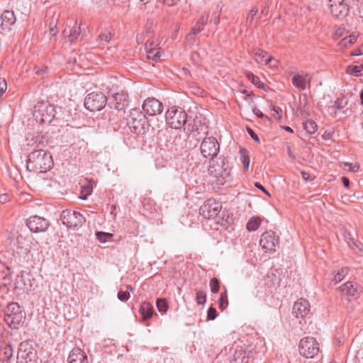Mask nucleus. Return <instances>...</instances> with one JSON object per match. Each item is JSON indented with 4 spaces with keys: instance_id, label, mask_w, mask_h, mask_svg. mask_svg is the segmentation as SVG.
<instances>
[{
    "instance_id": "17",
    "label": "nucleus",
    "mask_w": 363,
    "mask_h": 363,
    "mask_svg": "<svg viewBox=\"0 0 363 363\" xmlns=\"http://www.w3.org/2000/svg\"><path fill=\"white\" fill-rule=\"evenodd\" d=\"M82 26H85L84 24L80 23L79 26L77 22L74 23V27L69 30H67L65 29L62 32L63 40L65 42H69L70 43H76L79 39H83V35H82ZM84 30V28H83Z\"/></svg>"
},
{
    "instance_id": "45",
    "label": "nucleus",
    "mask_w": 363,
    "mask_h": 363,
    "mask_svg": "<svg viewBox=\"0 0 363 363\" xmlns=\"http://www.w3.org/2000/svg\"><path fill=\"white\" fill-rule=\"evenodd\" d=\"M210 287H211V291L212 293H213V294L218 293L220 289L219 280L216 277L211 279L210 281Z\"/></svg>"
},
{
    "instance_id": "14",
    "label": "nucleus",
    "mask_w": 363,
    "mask_h": 363,
    "mask_svg": "<svg viewBox=\"0 0 363 363\" xmlns=\"http://www.w3.org/2000/svg\"><path fill=\"white\" fill-rule=\"evenodd\" d=\"M144 112L149 116H155L162 112V104L154 97L145 99L143 104Z\"/></svg>"
},
{
    "instance_id": "35",
    "label": "nucleus",
    "mask_w": 363,
    "mask_h": 363,
    "mask_svg": "<svg viewBox=\"0 0 363 363\" xmlns=\"http://www.w3.org/2000/svg\"><path fill=\"white\" fill-rule=\"evenodd\" d=\"M156 306L158 311L162 313H165L169 308V305L167 300L162 298H159L157 299Z\"/></svg>"
},
{
    "instance_id": "1",
    "label": "nucleus",
    "mask_w": 363,
    "mask_h": 363,
    "mask_svg": "<svg viewBox=\"0 0 363 363\" xmlns=\"http://www.w3.org/2000/svg\"><path fill=\"white\" fill-rule=\"evenodd\" d=\"M53 164L52 156L43 150L33 151L28 157L26 168L29 172H45Z\"/></svg>"
},
{
    "instance_id": "54",
    "label": "nucleus",
    "mask_w": 363,
    "mask_h": 363,
    "mask_svg": "<svg viewBox=\"0 0 363 363\" xmlns=\"http://www.w3.org/2000/svg\"><path fill=\"white\" fill-rule=\"evenodd\" d=\"M345 165L346 167H348L350 171L352 172H357L359 169V167L358 164H353L350 163V162H345Z\"/></svg>"
},
{
    "instance_id": "47",
    "label": "nucleus",
    "mask_w": 363,
    "mask_h": 363,
    "mask_svg": "<svg viewBox=\"0 0 363 363\" xmlns=\"http://www.w3.org/2000/svg\"><path fill=\"white\" fill-rule=\"evenodd\" d=\"M258 9L255 7L252 8L247 17V23L250 25H252L255 18V16L257 14Z\"/></svg>"
},
{
    "instance_id": "60",
    "label": "nucleus",
    "mask_w": 363,
    "mask_h": 363,
    "mask_svg": "<svg viewBox=\"0 0 363 363\" xmlns=\"http://www.w3.org/2000/svg\"><path fill=\"white\" fill-rule=\"evenodd\" d=\"M23 240H26V238H23L22 235H20V236L18 237V242L21 245L19 246V247L21 248V249L25 248L26 250H27L28 249V246L23 245Z\"/></svg>"
},
{
    "instance_id": "11",
    "label": "nucleus",
    "mask_w": 363,
    "mask_h": 363,
    "mask_svg": "<svg viewBox=\"0 0 363 363\" xmlns=\"http://www.w3.org/2000/svg\"><path fill=\"white\" fill-rule=\"evenodd\" d=\"M221 204L214 199L206 200L200 207V214L205 218L211 219L216 218L220 212Z\"/></svg>"
},
{
    "instance_id": "12",
    "label": "nucleus",
    "mask_w": 363,
    "mask_h": 363,
    "mask_svg": "<svg viewBox=\"0 0 363 363\" xmlns=\"http://www.w3.org/2000/svg\"><path fill=\"white\" fill-rule=\"evenodd\" d=\"M36 352L27 343H21L17 354L18 363H33Z\"/></svg>"
},
{
    "instance_id": "63",
    "label": "nucleus",
    "mask_w": 363,
    "mask_h": 363,
    "mask_svg": "<svg viewBox=\"0 0 363 363\" xmlns=\"http://www.w3.org/2000/svg\"><path fill=\"white\" fill-rule=\"evenodd\" d=\"M253 112L256 114V116L258 118H262L264 117V114L257 107H255L253 108Z\"/></svg>"
},
{
    "instance_id": "22",
    "label": "nucleus",
    "mask_w": 363,
    "mask_h": 363,
    "mask_svg": "<svg viewBox=\"0 0 363 363\" xmlns=\"http://www.w3.org/2000/svg\"><path fill=\"white\" fill-rule=\"evenodd\" d=\"M1 27L4 31H9L11 26L16 22V16L13 11L6 10L1 16Z\"/></svg>"
},
{
    "instance_id": "36",
    "label": "nucleus",
    "mask_w": 363,
    "mask_h": 363,
    "mask_svg": "<svg viewBox=\"0 0 363 363\" xmlns=\"http://www.w3.org/2000/svg\"><path fill=\"white\" fill-rule=\"evenodd\" d=\"M147 53V57L148 59L152 60L153 61H157L161 57L160 48L152 50L147 49L145 50Z\"/></svg>"
},
{
    "instance_id": "58",
    "label": "nucleus",
    "mask_w": 363,
    "mask_h": 363,
    "mask_svg": "<svg viewBox=\"0 0 363 363\" xmlns=\"http://www.w3.org/2000/svg\"><path fill=\"white\" fill-rule=\"evenodd\" d=\"M255 187H257V189H260L262 192H264L265 194L268 195L269 196H270L269 191L259 183L258 182H256L255 184Z\"/></svg>"
},
{
    "instance_id": "44",
    "label": "nucleus",
    "mask_w": 363,
    "mask_h": 363,
    "mask_svg": "<svg viewBox=\"0 0 363 363\" xmlns=\"http://www.w3.org/2000/svg\"><path fill=\"white\" fill-rule=\"evenodd\" d=\"M203 30V28L201 27L200 25H198V23H196L195 26L193 27L190 31V33H189L186 35V38L188 39H194V36L199 33L201 30Z\"/></svg>"
},
{
    "instance_id": "13",
    "label": "nucleus",
    "mask_w": 363,
    "mask_h": 363,
    "mask_svg": "<svg viewBox=\"0 0 363 363\" xmlns=\"http://www.w3.org/2000/svg\"><path fill=\"white\" fill-rule=\"evenodd\" d=\"M26 225L30 231L38 233L46 231L50 225V223L45 218L43 217L33 216L27 219Z\"/></svg>"
},
{
    "instance_id": "16",
    "label": "nucleus",
    "mask_w": 363,
    "mask_h": 363,
    "mask_svg": "<svg viewBox=\"0 0 363 363\" xmlns=\"http://www.w3.org/2000/svg\"><path fill=\"white\" fill-rule=\"evenodd\" d=\"M279 243V237L274 231L264 232L259 240V244L263 250H275Z\"/></svg>"
},
{
    "instance_id": "19",
    "label": "nucleus",
    "mask_w": 363,
    "mask_h": 363,
    "mask_svg": "<svg viewBox=\"0 0 363 363\" xmlns=\"http://www.w3.org/2000/svg\"><path fill=\"white\" fill-rule=\"evenodd\" d=\"M342 294L351 297L354 299L357 298L361 293V289L357 283L347 281L340 287Z\"/></svg>"
},
{
    "instance_id": "42",
    "label": "nucleus",
    "mask_w": 363,
    "mask_h": 363,
    "mask_svg": "<svg viewBox=\"0 0 363 363\" xmlns=\"http://www.w3.org/2000/svg\"><path fill=\"white\" fill-rule=\"evenodd\" d=\"M196 301L199 305H203L206 301V293L203 290L197 289L196 291Z\"/></svg>"
},
{
    "instance_id": "46",
    "label": "nucleus",
    "mask_w": 363,
    "mask_h": 363,
    "mask_svg": "<svg viewBox=\"0 0 363 363\" xmlns=\"http://www.w3.org/2000/svg\"><path fill=\"white\" fill-rule=\"evenodd\" d=\"M10 271L11 269L0 267V281L5 280L6 278H11Z\"/></svg>"
},
{
    "instance_id": "2",
    "label": "nucleus",
    "mask_w": 363,
    "mask_h": 363,
    "mask_svg": "<svg viewBox=\"0 0 363 363\" xmlns=\"http://www.w3.org/2000/svg\"><path fill=\"white\" fill-rule=\"evenodd\" d=\"M210 163L208 171L216 179L217 184L223 185L232 179L229 163L225 157H220L216 162L212 160Z\"/></svg>"
},
{
    "instance_id": "52",
    "label": "nucleus",
    "mask_w": 363,
    "mask_h": 363,
    "mask_svg": "<svg viewBox=\"0 0 363 363\" xmlns=\"http://www.w3.org/2000/svg\"><path fill=\"white\" fill-rule=\"evenodd\" d=\"M7 89V84L5 79H0V96L5 93Z\"/></svg>"
},
{
    "instance_id": "57",
    "label": "nucleus",
    "mask_w": 363,
    "mask_h": 363,
    "mask_svg": "<svg viewBox=\"0 0 363 363\" xmlns=\"http://www.w3.org/2000/svg\"><path fill=\"white\" fill-rule=\"evenodd\" d=\"M207 21L208 18L205 16H202L196 23H198V25H200L201 27L203 28L204 25L207 23Z\"/></svg>"
},
{
    "instance_id": "4",
    "label": "nucleus",
    "mask_w": 363,
    "mask_h": 363,
    "mask_svg": "<svg viewBox=\"0 0 363 363\" xmlns=\"http://www.w3.org/2000/svg\"><path fill=\"white\" fill-rule=\"evenodd\" d=\"M128 124L131 131L138 134H145L150 128L147 117L139 109H132L130 113Z\"/></svg>"
},
{
    "instance_id": "37",
    "label": "nucleus",
    "mask_w": 363,
    "mask_h": 363,
    "mask_svg": "<svg viewBox=\"0 0 363 363\" xmlns=\"http://www.w3.org/2000/svg\"><path fill=\"white\" fill-rule=\"evenodd\" d=\"M218 305L220 309L222 311L225 310L228 307V300L226 289L220 294V298L218 299Z\"/></svg>"
},
{
    "instance_id": "9",
    "label": "nucleus",
    "mask_w": 363,
    "mask_h": 363,
    "mask_svg": "<svg viewBox=\"0 0 363 363\" xmlns=\"http://www.w3.org/2000/svg\"><path fill=\"white\" fill-rule=\"evenodd\" d=\"M219 149L220 145L214 137L205 138L200 146L202 156L211 160L217 156Z\"/></svg>"
},
{
    "instance_id": "49",
    "label": "nucleus",
    "mask_w": 363,
    "mask_h": 363,
    "mask_svg": "<svg viewBox=\"0 0 363 363\" xmlns=\"http://www.w3.org/2000/svg\"><path fill=\"white\" fill-rule=\"evenodd\" d=\"M117 296L120 301H126L130 298V293L121 290L118 292Z\"/></svg>"
},
{
    "instance_id": "28",
    "label": "nucleus",
    "mask_w": 363,
    "mask_h": 363,
    "mask_svg": "<svg viewBox=\"0 0 363 363\" xmlns=\"http://www.w3.org/2000/svg\"><path fill=\"white\" fill-rule=\"evenodd\" d=\"M307 77L308 75L306 77L299 74L294 75L291 79L293 85L301 90H304L306 88Z\"/></svg>"
},
{
    "instance_id": "61",
    "label": "nucleus",
    "mask_w": 363,
    "mask_h": 363,
    "mask_svg": "<svg viewBox=\"0 0 363 363\" xmlns=\"http://www.w3.org/2000/svg\"><path fill=\"white\" fill-rule=\"evenodd\" d=\"M301 175H302L303 179L305 181H311L312 180L310 174L306 172H301Z\"/></svg>"
},
{
    "instance_id": "5",
    "label": "nucleus",
    "mask_w": 363,
    "mask_h": 363,
    "mask_svg": "<svg viewBox=\"0 0 363 363\" xmlns=\"http://www.w3.org/2000/svg\"><path fill=\"white\" fill-rule=\"evenodd\" d=\"M187 114L182 108L172 106L169 108L165 114L167 123L170 128L179 129L186 123Z\"/></svg>"
},
{
    "instance_id": "32",
    "label": "nucleus",
    "mask_w": 363,
    "mask_h": 363,
    "mask_svg": "<svg viewBox=\"0 0 363 363\" xmlns=\"http://www.w3.org/2000/svg\"><path fill=\"white\" fill-rule=\"evenodd\" d=\"M240 161L242 164L243 169L245 171H247L250 165V156L248 155V151L245 148L240 149Z\"/></svg>"
},
{
    "instance_id": "50",
    "label": "nucleus",
    "mask_w": 363,
    "mask_h": 363,
    "mask_svg": "<svg viewBox=\"0 0 363 363\" xmlns=\"http://www.w3.org/2000/svg\"><path fill=\"white\" fill-rule=\"evenodd\" d=\"M57 25L55 21H52L50 23L49 35L50 37H55L57 35Z\"/></svg>"
},
{
    "instance_id": "33",
    "label": "nucleus",
    "mask_w": 363,
    "mask_h": 363,
    "mask_svg": "<svg viewBox=\"0 0 363 363\" xmlns=\"http://www.w3.org/2000/svg\"><path fill=\"white\" fill-rule=\"evenodd\" d=\"M347 105V101L344 98H338L335 101L334 104L331 106V109H333L336 113L337 111L345 113V108Z\"/></svg>"
},
{
    "instance_id": "30",
    "label": "nucleus",
    "mask_w": 363,
    "mask_h": 363,
    "mask_svg": "<svg viewBox=\"0 0 363 363\" xmlns=\"http://www.w3.org/2000/svg\"><path fill=\"white\" fill-rule=\"evenodd\" d=\"M262 219L259 216L252 217L247 223L246 228L249 232L255 231L261 225Z\"/></svg>"
},
{
    "instance_id": "39",
    "label": "nucleus",
    "mask_w": 363,
    "mask_h": 363,
    "mask_svg": "<svg viewBox=\"0 0 363 363\" xmlns=\"http://www.w3.org/2000/svg\"><path fill=\"white\" fill-rule=\"evenodd\" d=\"M96 238L99 240V241L101 243H104L106 242H108L112 240L113 235L109 233H105V232H96Z\"/></svg>"
},
{
    "instance_id": "53",
    "label": "nucleus",
    "mask_w": 363,
    "mask_h": 363,
    "mask_svg": "<svg viewBox=\"0 0 363 363\" xmlns=\"http://www.w3.org/2000/svg\"><path fill=\"white\" fill-rule=\"evenodd\" d=\"M247 133L253 140H255L257 143H260L258 135L253 131L252 129L247 128Z\"/></svg>"
},
{
    "instance_id": "43",
    "label": "nucleus",
    "mask_w": 363,
    "mask_h": 363,
    "mask_svg": "<svg viewBox=\"0 0 363 363\" xmlns=\"http://www.w3.org/2000/svg\"><path fill=\"white\" fill-rule=\"evenodd\" d=\"M347 73L354 75V76H360L362 75V69L359 66L357 65H349L347 67Z\"/></svg>"
},
{
    "instance_id": "31",
    "label": "nucleus",
    "mask_w": 363,
    "mask_h": 363,
    "mask_svg": "<svg viewBox=\"0 0 363 363\" xmlns=\"http://www.w3.org/2000/svg\"><path fill=\"white\" fill-rule=\"evenodd\" d=\"M357 37L354 35H350L344 38H342L339 43L338 46L340 49L346 48L352 44H354L357 41Z\"/></svg>"
},
{
    "instance_id": "10",
    "label": "nucleus",
    "mask_w": 363,
    "mask_h": 363,
    "mask_svg": "<svg viewBox=\"0 0 363 363\" xmlns=\"http://www.w3.org/2000/svg\"><path fill=\"white\" fill-rule=\"evenodd\" d=\"M328 8L331 15L336 18H345L350 13V6L347 0H329Z\"/></svg>"
},
{
    "instance_id": "48",
    "label": "nucleus",
    "mask_w": 363,
    "mask_h": 363,
    "mask_svg": "<svg viewBox=\"0 0 363 363\" xmlns=\"http://www.w3.org/2000/svg\"><path fill=\"white\" fill-rule=\"evenodd\" d=\"M217 315H218V313H217V311H216V308L211 306L207 311V319L208 320H213L216 319Z\"/></svg>"
},
{
    "instance_id": "26",
    "label": "nucleus",
    "mask_w": 363,
    "mask_h": 363,
    "mask_svg": "<svg viewBox=\"0 0 363 363\" xmlns=\"http://www.w3.org/2000/svg\"><path fill=\"white\" fill-rule=\"evenodd\" d=\"M13 356V349L9 345L0 347V361L3 363L8 362Z\"/></svg>"
},
{
    "instance_id": "38",
    "label": "nucleus",
    "mask_w": 363,
    "mask_h": 363,
    "mask_svg": "<svg viewBox=\"0 0 363 363\" xmlns=\"http://www.w3.org/2000/svg\"><path fill=\"white\" fill-rule=\"evenodd\" d=\"M246 77L253 84L257 87L264 89V84L261 82L259 78L257 76H255L252 72H247Z\"/></svg>"
},
{
    "instance_id": "23",
    "label": "nucleus",
    "mask_w": 363,
    "mask_h": 363,
    "mask_svg": "<svg viewBox=\"0 0 363 363\" xmlns=\"http://www.w3.org/2000/svg\"><path fill=\"white\" fill-rule=\"evenodd\" d=\"M16 287L23 291H28L32 289V284L30 283L29 274L23 271L18 274L16 280Z\"/></svg>"
},
{
    "instance_id": "15",
    "label": "nucleus",
    "mask_w": 363,
    "mask_h": 363,
    "mask_svg": "<svg viewBox=\"0 0 363 363\" xmlns=\"http://www.w3.org/2000/svg\"><path fill=\"white\" fill-rule=\"evenodd\" d=\"M17 255H18V251H0V267L11 269L20 265L16 261Z\"/></svg>"
},
{
    "instance_id": "40",
    "label": "nucleus",
    "mask_w": 363,
    "mask_h": 363,
    "mask_svg": "<svg viewBox=\"0 0 363 363\" xmlns=\"http://www.w3.org/2000/svg\"><path fill=\"white\" fill-rule=\"evenodd\" d=\"M92 189H93V187L90 183H89L86 185H84L82 187L81 195H80L79 198L81 199L86 200L87 199V196L91 194Z\"/></svg>"
},
{
    "instance_id": "21",
    "label": "nucleus",
    "mask_w": 363,
    "mask_h": 363,
    "mask_svg": "<svg viewBox=\"0 0 363 363\" xmlns=\"http://www.w3.org/2000/svg\"><path fill=\"white\" fill-rule=\"evenodd\" d=\"M113 101L110 102V104H113V106L117 111L123 110L128 104L127 94L123 91L116 92L113 94Z\"/></svg>"
},
{
    "instance_id": "24",
    "label": "nucleus",
    "mask_w": 363,
    "mask_h": 363,
    "mask_svg": "<svg viewBox=\"0 0 363 363\" xmlns=\"http://www.w3.org/2000/svg\"><path fill=\"white\" fill-rule=\"evenodd\" d=\"M252 55L254 60L257 63H264L265 65H269L272 59V56L269 55L266 51L260 48L254 49L252 51Z\"/></svg>"
},
{
    "instance_id": "51",
    "label": "nucleus",
    "mask_w": 363,
    "mask_h": 363,
    "mask_svg": "<svg viewBox=\"0 0 363 363\" xmlns=\"http://www.w3.org/2000/svg\"><path fill=\"white\" fill-rule=\"evenodd\" d=\"M152 48L155 49H159L158 44L154 42L153 40H148L145 43V50L150 49L152 50Z\"/></svg>"
},
{
    "instance_id": "41",
    "label": "nucleus",
    "mask_w": 363,
    "mask_h": 363,
    "mask_svg": "<svg viewBox=\"0 0 363 363\" xmlns=\"http://www.w3.org/2000/svg\"><path fill=\"white\" fill-rule=\"evenodd\" d=\"M347 274L348 269L347 267L342 268L335 274L333 281H335V284H337L342 281Z\"/></svg>"
},
{
    "instance_id": "59",
    "label": "nucleus",
    "mask_w": 363,
    "mask_h": 363,
    "mask_svg": "<svg viewBox=\"0 0 363 363\" xmlns=\"http://www.w3.org/2000/svg\"><path fill=\"white\" fill-rule=\"evenodd\" d=\"M352 56H358L363 55V45L361 48L356 49L351 54Z\"/></svg>"
},
{
    "instance_id": "27",
    "label": "nucleus",
    "mask_w": 363,
    "mask_h": 363,
    "mask_svg": "<svg viewBox=\"0 0 363 363\" xmlns=\"http://www.w3.org/2000/svg\"><path fill=\"white\" fill-rule=\"evenodd\" d=\"M113 33L109 30H104L96 39L97 46H104L108 44L113 38Z\"/></svg>"
},
{
    "instance_id": "8",
    "label": "nucleus",
    "mask_w": 363,
    "mask_h": 363,
    "mask_svg": "<svg viewBox=\"0 0 363 363\" xmlns=\"http://www.w3.org/2000/svg\"><path fill=\"white\" fill-rule=\"evenodd\" d=\"M60 219L62 223L67 228H77L85 222V218L82 214L69 209L62 211Z\"/></svg>"
},
{
    "instance_id": "29",
    "label": "nucleus",
    "mask_w": 363,
    "mask_h": 363,
    "mask_svg": "<svg viewBox=\"0 0 363 363\" xmlns=\"http://www.w3.org/2000/svg\"><path fill=\"white\" fill-rule=\"evenodd\" d=\"M12 279L6 278L5 280L0 281V297L5 298V296L9 294L10 291Z\"/></svg>"
},
{
    "instance_id": "25",
    "label": "nucleus",
    "mask_w": 363,
    "mask_h": 363,
    "mask_svg": "<svg viewBox=\"0 0 363 363\" xmlns=\"http://www.w3.org/2000/svg\"><path fill=\"white\" fill-rule=\"evenodd\" d=\"M139 312L143 320H149L155 313L152 305L146 301L141 303Z\"/></svg>"
},
{
    "instance_id": "55",
    "label": "nucleus",
    "mask_w": 363,
    "mask_h": 363,
    "mask_svg": "<svg viewBox=\"0 0 363 363\" xmlns=\"http://www.w3.org/2000/svg\"><path fill=\"white\" fill-rule=\"evenodd\" d=\"M272 111L274 112V117L277 118L278 120H281V116L280 115V113L281 112V109L279 107L274 106L272 108Z\"/></svg>"
},
{
    "instance_id": "64",
    "label": "nucleus",
    "mask_w": 363,
    "mask_h": 363,
    "mask_svg": "<svg viewBox=\"0 0 363 363\" xmlns=\"http://www.w3.org/2000/svg\"><path fill=\"white\" fill-rule=\"evenodd\" d=\"M342 182L345 187H349L350 186V180L347 177H342Z\"/></svg>"
},
{
    "instance_id": "7",
    "label": "nucleus",
    "mask_w": 363,
    "mask_h": 363,
    "mask_svg": "<svg viewBox=\"0 0 363 363\" xmlns=\"http://www.w3.org/2000/svg\"><path fill=\"white\" fill-rule=\"evenodd\" d=\"M107 102L106 96L101 92H92L88 94L85 99L84 106L90 111L101 110Z\"/></svg>"
},
{
    "instance_id": "3",
    "label": "nucleus",
    "mask_w": 363,
    "mask_h": 363,
    "mask_svg": "<svg viewBox=\"0 0 363 363\" xmlns=\"http://www.w3.org/2000/svg\"><path fill=\"white\" fill-rule=\"evenodd\" d=\"M25 318V313L21 306L15 302L7 304L4 311V320L11 328H17Z\"/></svg>"
},
{
    "instance_id": "20",
    "label": "nucleus",
    "mask_w": 363,
    "mask_h": 363,
    "mask_svg": "<svg viewBox=\"0 0 363 363\" xmlns=\"http://www.w3.org/2000/svg\"><path fill=\"white\" fill-rule=\"evenodd\" d=\"M68 363H89L86 353L79 347L73 348L67 358Z\"/></svg>"
},
{
    "instance_id": "56",
    "label": "nucleus",
    "mask_w": 363,
    "mask_h": 363,
    "mask_svg": "<svg viewBox=\"0 0 363 363\" xmlns=\"http://www.w3.org/2000/svg\"><path fill=\"white\" fill-rule=\"evenodd\" d=\"M167 6H172L176 5L179 0H159Z\"/></svg>"
},
{
    "instance_id": "62",
    "label": "nucleus",
    "mask_w": 363,
    "mask_h": 363,
    "mask_svg": "<svg viewBox=\"0 0 363 363\" xmlns=\"http://www.w3.org/2000/svg\"><path fill=\"white\" fill-rule=\"evenodd\" d=\"M9 196L7 194L0 195V203H4L9 201Z\"/></svg>"
},
{
    "instance_id": "34",
    "label": "nucleus",
    "mask_w": 363,
    "mask_h": 363,
    "mask_svg": "<svg viewBox=\"0 0 363 363\" xmlns=\"http://www.w3.org/2000/svg\"><path fill=\"white\" fill-rule=\"evenodd\" d=\"M303 126L304 130L308 134H313L318 130L317 124L315 123V121H313L312 120H307L306 121L303 122Z\"/></svg>"
},
{
    "instance_id": "6",
    "label": "nucleus",
    "mask_w": 363,
    "mask_h": 363,
    "mask_svg": "<svg viewBox=\"0 0 363 363\" xmlns=\"http://www.w3.org/2000/svg\"><path fill=\"white\" fill-rule=\"evenodd\" d=\"M298 350L301 355L313 358L319 352V344L314 337H306L300 340Z\"/></svg>"
},
{
    "instance_id": "18",
    "label": "nucleus",
    "mask_w": 363,
    "mask_h": 363,
    "mask_svg": "<svg viewBox=\"0 0 363 363\" xmlns=\"http://www.w3.org/2000/svg\"><path fill=\"white\" fill-rule=\"evenodd\" d=\"M310 312V305L307 300L298 299L294 304L292 313L296 318L306 317Z\"/></svg>"
}]
</instances>
